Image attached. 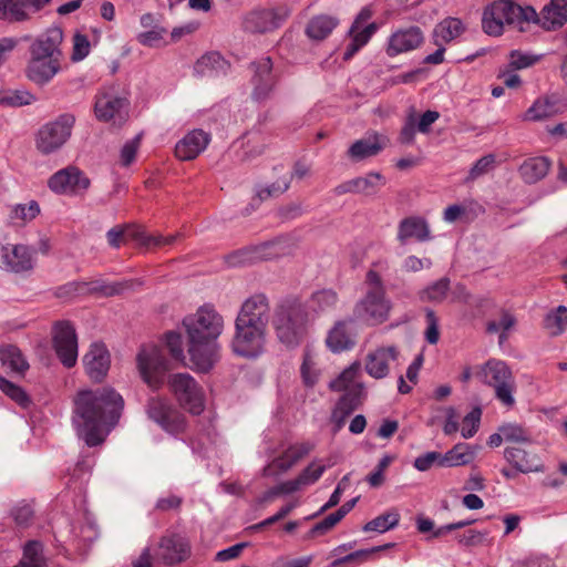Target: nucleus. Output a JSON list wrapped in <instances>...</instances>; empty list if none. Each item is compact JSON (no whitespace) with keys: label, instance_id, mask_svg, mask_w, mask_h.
<instances>
[{"label":"nucleus","instance_id":"obj_16","mask_svg":"<svg viewBox=\"0 0 567 567\" xmlns=\"http://www.w3.org/2000/svg\"><path fill=\"white\" fill-rule=\"evenodd\" d=\"M94 113L102 122H122L127 115V101L109 92L96 96Z\"/></svg>","mask_w":567,"mask_h":567},{"label":"nucleus","instance_id":"obj_4","mask_svg":"<svg viewBox=\"0 0 567 567\" xmlns=\"http://www.w3.org/2000/svg\"><path fill=\"white\" fill-rule=\"evenodd\" d=\"M75 116L63 113L43 124L35 133L34 145L42 155H51L60 151L71 138Z\"/></svg>","mask_w":567,"mask_h":567},{"label":"nucleus","instance_id":"obj_7","mask_svg":"<svg viewBox=\"0 0 567 567\" xmlns=\"http://www.w3.org/2000/svg\"><path fill=\"white\" fill-rule=\"evenodd\" d=\"M137 369L143 381L152 389H158L163 382L167 363L161 349L154 344L144 346L136 358Z\"/></svg>","mask_w":567,"mask_h":567},{"label":"nucleus","instance_id":"obj_18","mask_svg":"<svg viewBox=\"0 0 567 567\" xmlns=\"http://www.w3.org/2000/svg\"><path fill=\"white\" fill-rule=\"evenodd\" d=\"M62 30L58 27L49 28L31 43L30 55L62 60Z\"/></svg>","mask_w":567,"mask_h":567},{"label":"nucleus","instance_id":"obj_40","mask_svg":"<svg viewBox=\"0 0 567 567\" xmlns=\"http://www.w3.org/2000/svg\"><path fill=\"white\" fill-rule=\"evenodd\" d=\"M269 313L270 308L266 296L254 295L244 301L238 319H262Z\"/></svg>","mask_w":567,"mask_h":567},{"label":"nucleus","instance_id":"obj_55","mask_svg":"<svg viewBox=\"0 0 567 567\" xmlns=\"http://www.w3.org/2000/svg\"><path fill=\"white\" fill-rule=\"evenodd\" d=\"M72 54L71 60L73 62H80L84 60L91 51V43L85 34L76 32L72 39Z\"/></svg>","mask_w":567,"mask_h":567},{"label":"nucleus","instance_id":"obj_22","mask_svg":"<svg viewBox=\"0 0 567 567\" xmlns=\"http://www.w3.org/2000/svg\"><path fill=\"white\" fill-rule=\"evenodd\" d=\"M398 354L394 347H382L370 352L364 362L365 372L374 379L386 377L390 363L398 359Z\"/></svg>","mask_w":567,"mask_h":567},{"label":"nucleus","instance_id":"obj_21","mask_svg":"<svg viewBox=\"0 0 567 567\" xmlns=\"http://www.w3.org/2000/svg\"><path fill=\"white\" fill-rule=\"evenodd\" d=\"M210 135L196 128L188 132L175 146V155L181 161H192L206 150Z\"/></svg>","mask_w":567,"mask_h":567},{"label":"nucleus","instance_id":"obj_20","mask_svg":"<svg viewBox=\"0 0 567 567\" xmlns=\"http://www.w3.org/2000/svg\"><path fill=\"white\" fill-rule=\"evenodd\" d=\"M61 71V60L32 56L27 64V78L39 86L49 84Z\"/></svg>","mask_w":567,"mask_h":567},{"label":"nucleus","instance_id":"obj_61","mask_svg":"<svg viewBox=\"0 0 567 567\" xmlns=\"http://www.w3.org/2000/svg\"><path fill=\"white\" fill-rule=\"evenodd\" d=\"M166 346L172 357L177 361H184V339L179 333L169 332L166 334Z\"/></svg>","mask_w":567,"mask_h":567},{"label":"nucleus","instance_id":"obj_46","mask_svg":"<svg viewBox=\"0 0 567 567\" xmlns=\"http://www.w3.org/2000/svg\"><path fill=\"white\" fill-rule=\"evenodd\" d=\"M0 20L24 22L29 20L22 0H0Z\"/></svg>","mask_w":567,"mask_h":567},{"label":"nucleus","instance_id":"obj_35","mask_svg":"<svg viewBox=\"0 0 567 567\" xmlns=\"http://www.w3.org/2000/svg\"><path fill=\"white\" fill-rule=\"evenodd\" d=\"M354 344L355 333L343 321H339L327 337V346L333 352L350 350Z\"/></svg>","mask_w":567,"mask_h":567},{"label":"nucleus","instance_id":"obj_41","mask_svg":"<svg viewBox=\"0 0 567 567\" xmlns=\"http://www.w3.org/2000/svg\"><path fill=\"white\" fill-rule=\"evenodd\" d=\"M268 248L269 246L234 251L225 257V262L229 267H240L260 259L270 258L272 254L266 251Z\"/></svg>","mask_w":567,"mask_h":567},{"label":"nucleus","instance_id":"obj_12","mask_svg":"<svg viewBox=\"0 0 567 567\" xmlns=\"http://www.w3.org/2000/svg\"><path fill=\"white\" fill-rule=\"evenodd\" d=\"M34 267V251L22 244H0V269L23 274Z\"/></svg>","mask_w":567,"mask_h":567},{"label":"nucleus","instance_id":"obj_6","mask_svg":"<svg viewBox=\"0 0 567 567\" xmlns=\"http://www.w3.org/2000/svg\"><path fill=\"white\" fill-rule=\"evenodd\" d=\"M142 281L125 279L118 281H107L105 279H94L91 281H72L59 289L60 296L74 297L95 295L99 297H113L122 295L128 290H134L141 286Z\"/></svg>","mask_w":567,"mask_h":567},{"label":"nucleus","instance_id":"obj_50","mask_svg":"<svg viewBox=\"0 0 567 567\" xmlns=\"http://www.w3.org/2000/svg\"><path fill=\"white\" fill-rule=\"evenodd\" d=\"M361 404L362 402L341 398L331 414V422L334 424L333 431H339L343 426L346 419Z\"/></svg>","mask_w":567,"mask_h":567},{"label":"nucleus","instance_id":"obj_60","mask_svg":"<svg viewBox=\"0 0 567 567\" xmlns=\"http://www.w3.org/2000/svg\"><path fill=\"white\" fill-rule=\"evenodd\" d=\"M434 465L442 467L441 453L435 451L417 456L413 463V466L420 472L429 471Z\"/></svg>","mask_w":567,"mask_h":567},{"label":"nucleus","instance_id":"obj_30","mask_svg":"<svg viewBox=\"0 0 567 567\" xmlns=\"http://www.w3.org/2000/svg\"><path fill=\"white\" fill-rule=\"evenodd\" d=\"M254 76V97L257 101L265 100L272 91L275 79L271 74V61L269 58H264L255 64Z\"/></svg>","mask_w":567,"mask_h":567},{"label":"nucleus","instance_id":"obj_29","mask_svg":"<svg viewBox=\"0 0 567 567\" xmlns=\"http://www.w3.org/2000/svg\"><path fill=\"white\" fill-rule=\"evenodd\" d=\"M188 554V546L178 536L165 537L155 551L157 559L165 564H175L182 561Z\"/></svg>","mask_w":567,"mask_h":567},{"label":"nucleus","instance_id":"obj_10","mask_svg":"<svg viewBox=\"0 0 567 567\" xmlns=\"http://www.w3.org/2000/svg\"><path fill=\"white\" fill-rule=\"evenodd\" d=\"M264 344L262 321H237L233 349L244 357L257 355Z\"/></svg>","mask_w":567,"mask_h":567},{"label":"nucleus","instance_id":"obj_25","mask_svg":"<svg viewBox=\"0 0 567 567\" xmlns=\"http://www.w3.org/2000/svg\"><path fill=\"white\" fill-rule=\"evenodd\" d=\"M389 143L386 136L378 133L355 141L348 151V155L353 161H363L368 157L378 155Z\"/></svg>","mask_w":567,"mask_h":567},{"label":"nucleus","instance_id":"obj_57","mask_svg":"<svg viewBox=\"0 0 567 567\" xmlns=\"http://www.w3.org/2000/svg\"><path fill=\"white\" fill-rule=\"evenodd\" d=\"M539 60V55H534L519 50H513L509 53L508 66L513 70H522L534 65Z\"/></svg>","mask_w":567,"mask_h":567},{"label":"nucleus","instance_id":"obj_24","mask_svg":"<svg viewBox=\"0 0 567 567\" xmlns=\"http://www.w3.org/2000/svg\"><path fill=\"white\" fill-rule=\"evenodd\" d=\"M567 109V102L558 96H542L537 99L526 111L524 120L542 121L563 113Z\"/></svg>","mask_w":567,"mask_h":567},{"label":"nucleus","instance_id":"obj_56","mask_svg":"<svg viewBox=\"0 0 567 567\" xmlns=\"http://www.w3.org/2000/svg\"><path fill=\"white\" fill-rule=\"evenodd\" d=\"M35 101V95H33L30 91L24 89L16 90L6 96H2L3 105L13 107L30 105Z\"/></svg>","mask_w":567,"mask_h":567},{"label":"nucleus","instance_id":"obj_47","mask_svg":"<svg viewBox=\"0 0 567 567\" xmlns=\"http://www.w3.org/2000/svg\"><path fill=\"white\" fill-rule=\"evenodd\" d=\"M276 316L279 319H298L301 317H310L307 306L302 305L298 299L289 298L279 302L276 309Z\"/></svg>","mask_w":567,"mask_h":567},{"label":"nucleus","instance_id":"obj_26","mask_svg":"<svg viewBox=\"0 0 567 567\" xmlns=\"http://www.w3.org/2000/svg\"><path fill=\"white\" fill-rule=\"evenodd\" d=\"M390 308V301L385 298L384 291H368L357 305L355 312L360 317L382 319L389 316Z\"/></svg>","mask_w":567,"mask_h":567},{"label":"nucleus","instance_id":"obj_2","mask_svg":"<svg viewBox=\"0 0 567 567\" xmlns=\"http://www.w3.org/2000/svg\"><path fill=\"white\" fill-rule=\"evenodd\" d=\"M220 321H190L187 326V352L189 365L198 371H208L218 359L215 342L221 331Z\"/></svg>","mask_w":567,"mask_h":567},{"label":"nucleus","instance_id":"obj_43","mask_svg":"<svg viewBox=\"0 0 567 567\" xmlns=\"http://www.w3.org/2000/svg\"><path fill=\"white\" fill-rule=\"evenodd\" d=\"M505 458L520 472L538 471L540 463L536 456L518 447H508L505 450Z\"/></svg>","mask_w":567,"mask_h":567},{"label":"nucleus","instance_id":"obj_36","mask_svg":"<svg viewBox=\"0 0 567 567\" xmlns=\"http://www.w3.org/2000/svg\"><path fill=\"white\" fill-rule=\"evenodd\" d=\"M475 458V450L467 443H457L444 454L441 453L442 467H458L471 464Z\"/></svg>","mask_w":567,"mask_h":567},{"label":"nucleus","instance_id":"obj_37","mask_svg":"<svg viewBox=\"0 0 567 567\" xmlns=\"http://www.w3.org/2000/svg\"><path fill=\"white\" fill-rule=\"evenodd\" d=\"M41 209L37 200L17 203L8 206V217L11 224L24 226L39 216Z\"/></svg>","mask_w":567,"mask_h":567},{"label":"nucleus","instance_id":"obj_44","mask_svg":"<svg viewBox=\"0 0 567 567\" xmlns=\"http://www.w3.org/2000/svg\"><path fill=\"white\" fill-rule=\"evenodd\" d=\"M306 451L302 446H291L289 447L282 456L274 460L266 468V475H277L281 472L287 471L291 467L303 454Z\"/></svg>","mask_w":567,"mask_h":567},{"label":"nucleus","instance_id":"obj_3","mask_svg":"<svg viewBox=\"0 0 567 567\" xmlns=\"http://www.w3.org/2000/svg\"><path fill=\"white\" fill-rule=\"evenodd\" d=\"M537 20L533 7H522L511 0H497L488 4L482 17V27L485 33L498 37L504 32L505 25H514L524 30V25Z\"/></svg>","mask_w":567,"mask_h":567},{"label":"nucleus","instance_id":"obj_1","mask_svg":"<svg viewBox=\"0 0 567 567\" xmlns=\"http://www.w3.org/2000/svg\"><path fill=\"white\" fill-rule=\"evenodd\" d=\"M122 409L123 399L112 389L82 390L74 399L73 423L85 443L95 446L104 441Z\"/></svg>","mask_w":567,"mask_h":567},{"label":"nucleus","instance_id":"obj_58","mask_svg":"<svg viewBox=\"0 0 567 567\" xmlns=\"http://www.w3.org/2000/svg\"><path fill=\"white\" fill-rule=\"evenodd\" d=\"M141 140L142 134H137L123 145L120 154V161L123 166H128L135 161L137 151L141 145Z\"/></svg>","mask_w":567,"mask_h":567},{"label":"nucleus","instance_id":"obj_11","mask_svg":"<svg viewBox=\"0 0 567 567\" xmlns=\"http://www.w3.org/2000/svg\"><path fill=\"white\" fill-rule=\"evenodd\" d=\"M424 32L417 25L394 29L388 37L385 54L395 58L420 49L424 43Z\"/></svg>","mask_w":567,"mask_h":567},{"label":"nucleus","instance_id":"obj_32","mask_svg":"<svg viewBox=\"0 0 567 567\" xmlns=\"http://www.w3.org/2000/svg\"><path fill=\"white\" fill-rule=\"evenodd\" d=\"M230 64L218 52H209L197 60L194 66L196 74L200 76L226 75Z\"/></svg>","mask_w":567,"mask_h":567},{"label":"nucleus","instance_id":"obj_14","mask_svg":"<svg viewBox=\"0 0 567 567\" xmlns=\"http://www.w3.org/2000/svg\"><path fill=\"white\" fill-rule=\"evenodd\" d=\"M288 11L279 8L256 9L244 19V28L249 32H268L280 25L287 18Z\"/></svg>","mask_w":567,"mask_h":567},{"label":"nucleus","instance_id":"obj_54","mask_svg":"<svg viewBox=\"0 0 567 567\" xmlns=\"http://www.w3.org/2000/svg\"><path fill=\"white\" fill-rule=\"evenodd\" d=\"M450 288V281L446 278H442L429 287H426L421 295V298L423 300L429 301H441L443 300L449 291Z\"/></svg>","mask_w":567,"mask_h":567},{"label":"nucleus","instance_id":"obj_17","mask_svg":"<svg viewBox=\"0 0 567 567\" xmlns=\"http://www.w3.org/2000/svg\"><path fill=\"white\" fill-rule=\"evenodd\" d=\"M48 184L54 193L75 194L85 190L90 182L76 167L70 166L53 174Z\"/></svg>","mask_w":567,"mask_h":567},{"label":"nucleus","instance_id":"obj_13","mask_svg":"<svg viewBox=\"0 0 567 567\" xmlns=\"http://www.w3.org/2000/svg\"><path fill=\"white\" fill-rule=\"evenodd\" d=\"M360 363L354 362L347 368L342 373L331 381L330 389L338 392H343L342 398H349L351 401L363 402L365 399V390L363 383L360 381Z\"/></svg>","mask_w":567,"mask_h":567},{"label":"nucleus","instance_id":"obj_59","mask_svg":"<svg viewBox=\"0 0 567 567\" xmlns=\"http://www.w3.org/2000/svg\"><path fill=\"white\" fill-rule=\"evenodd\" d=\"M495 164V156L492 154H488L486 156L481 157L478 161L475 162V164L472 166V168L468 172V181H475L478 177L487 174L489 171L494 168Z\"/></svg>","mask_w":567,"mask_h":567},{"label":"nucleus","instance_id":"obj_48","mask_svg":"<svg viewBox=\"0 0 567 567\" xmlns=\"http://www.w3.org/2000/svg\"><path fill=\"white\" fill-rule=\"evenodd\" d=\"M400 520V514L398 509L391 508L385 513L379 515L374 519L368 522L363 530L364 532H377V533H385L389 529L394 528Z\"/></svg>","mask_w":567,"mask_h":567},{"label":"nucleus","instance_id":"obj_63","mask_svg":"<svg viewBox=\"0 0 567 567\" xmlns=\"http://www.w3.org/2000/svg\"><path fill=\"white\" fill-rule=\"evenodd\" d=\"M375 31H377L375 23H369L365 27H361L355 30H353V25H352L350 29V34H351L352 40L357 44H359V47L363 48L369 42V40L371 39V37L374 34Z\"/></svg>","mask_w":567,"mask_h":567},{"label":"nucleus","instance_id":"obj_9","mask_svg":"<svg viewBox=\"0 0 567 567\" xmlns=\"http://www.w3.org/2000/svg\"><path fill=\"white\" fill-rule=\"evenodd\" d=\"M168 385L183 408L193 414H199L203 411V393L189 374H173L168 379Z\"/></svg>","mask_w":567,"mask_h":567},{"label":"nucleus","instance_id":"obj_45","mask_svg":"<svg viewBox=\"0 0 567 567\" xmlns=\"http://www.w3.org/2000/svg\"><path fill=\"white\" fill-rule=\"evenodd\" d=\"M336 303V292L330 289H326L315 292L306 306L311 316H315L323 313L326 310L334 307Z\"/></svg>","mask_w":567,"mask_h":567},{"label":"nucleus","instance_id":"obj_38","mask_svg":"<svg viewBox=\"0 0 567 567\" xmlns=\"http://www.w3.org/2000/svg\"><path fill=\"white\" fill-rule=\"evenodd\" d=\"M550 168V161L547 157H533L526 159L519 167L523 179L534 184L544 178Z\"/></svg>","mask_w":567,"mask_h":567},{"label":"nucleus","instance_id":"obj_31","mask_svg":"<svg viewBox=\"0 0 567 567\" xmlns=\"http://www.w3.org/2000/svg\"><path fill=\"white\" fill-rule=\"evenodd\" d=\"M567 21V0H550L545 6L540 18L537 16L535 22H539L546 30H555L563 27Z\"/></svg>","mask_w":567,"mask_h":567},{"label":"nucleus","instance_id":"obj_62","mask_svg":"<svg viewBox=\"0 0 567 567\" xmlns=\"http://www.w3.org/2000/svg\"><path fill=\"white\" fill-rule=\"evenodd\" d=\"M443 413V432L446 435L454 434L460 429L458 414L452 406L442 409Z\"/></svg>","mask_w":567,"mask_h":567},{"label":"nucleus","instance_id":"obj_15","mask_svg":"<svg viewBox=\"0 0 567 567\" xmlns=\"http://www.w3.org/2000/svg\"><path fill=\"white\" fill-rule=\"evenodd\" d=\"M148 414L171 434L178 435L185 430V417L162 399H153L150 402Z\"/></svg>","mask_w":567,"mask_h":567},{"label":"nucleus","instance_id":"obj_42","mask_svg":"<svg viewBox=\"0 0 567 567\" xmlns=\"http://www.w3.org/2000/svg\"><path fill=\"white\" fill-rule=\"evenodd\" d=\"M337 25L338 20L334 17L320 14L308 22L306 33L310 39L320 41L326 39Z\"/></svg>","mask_w":567,"mask_h":567},{"label":"nucleus","instance_id":"obj_33","mask_svg":"<svg viewBox=\"0 0 567 567\" xmlns=\"http://www.w3.org/2000/svg\"><path fill=\"white\" fill-rule=\"evenodd\" d=\"M465 31V24L457 18H445L439 22L432 31V42L444 45L460 38Z\"/></svg>","mask_w":567,"mask_h":567},{"label":"nucleus","instance_id":"obj_34","mask_svg":"<svg viewBox=\"0 0 567 567\" xmlns=\"http://www.w3.org/2000/svg\"><path fill=\"white\" fill-rule=\"evenodd\" d=\"M0 362L3 369L9 373L23 377L29 369V363L21 350L12 344H6L0 348Z\"/></svg>","mask_w":567,"mask_h":567},{"label":"nucleus","instance_id":"obj_53","mask_svg":"<svg viewBox=\"0 0 567 567\" xmlns=\"http://www.w3.org/2000/svg\"><path fill=\"white\" fill-rule=\"evenodd\" d=\"M482 410L480 408H473L462 420V424L458 430L464 439L474 436L477 432L481 423Z\"/></svg>","mask_w":567,"mask_h":567},{"label":"nucleus","instance_id":"obj_52","mask_svg":"<svg viewBox=\"0 0 567 567\" xmlns=\"http://www.w3.org/2000/svg\"><path fill=\"white\" fill-rule=\"evenodd\" d=\"M0 390L10 398L13 402L22 408H27L30 403V398L25 393V391L14 384L13 382L7 380L6 378L0 375Z\"/></svg>","mask_w":567,"mask_h":567},{"label":"nucleus","instance_id":"obj_28","mask_svg":"<svg viewBox=\"0 0 567 567\" xmlns=\"http://www.w3.org/2000/svg\"><path fill=\"white\" fill-rule=\"evenodd\" d=\"M427 241L431 239V231L425 219L421 217H408L400 221L398 228V240L406 244L408 240Z\"/></svg>","mask_w":567,"mask_h":567},{"label":"nucleus","instance_id":"obj_19","mask_svg":"<svg viewBox=\"0 0 567 567\" xmlns=\"http://www.w3.org/2000/svg\"><path fill=\"white\" fill-rule=\"evenodd\" d=\"M384 184L385 179L380 173L371 172L364 176H359L341 183L334 187L333 193L338 196L348 193L372 196L375 195Z\"/></svg>","mask_w":567,"mask_h":567},{"label":"nucleus","instance_id":"obj_23","mask_svg":"<svg viewBox=\"0 0 567 567\" xmlns=\"http://www.w3.org/2000/svg\"><path fill=\"white\" fill-rule=\"evenodd\" d=\"M84 365L91 379L101 380L110 369V353L103 343L94 342L84 355Z\"/></svg>","mask_w":567,"mask_h":567},{"label":"nucleus","instance_id":"obj_49","mask_svg":"<svg viewBox=\"0 0 567 567\" xmlns=\"http://www.w3.org/2000/svg\"><path fill=\"white\" fill-rule=\"evenodd\" d=\"M276 330L280 340L288 346L299 343L303 336V327L300 321H279Z\"/></svg>","mask_w":567,"mask_h":567},{"label":"nucleus","instance_id":"obj_64","mask_svg":"<svg viewBox=\"0 0 567 567\" xmlns=\"http://www.w3.org/2000/svg\"><path fill=\"white\" fill-rule=\"evenodd\" d=\"M417 131L416 115L411 113L401 130L400 141L404 144H411L414 141L415 133Z\"/></svg>","mask_w":567,"mask_h":567},{"label":"nucleus","instance_id":"obj_5","mask_svg":"<svg viewBox=\"0 0 567 567\" xmlns=\"http://www.w3.org/2000/svg\"><path fill=\"white\" fill-rule=\"evenodd\" d=\"M475 374L477 378L495 389L496 398L505 405L514 404L513 393L515 381L508 365L501 360H489L485 364L477 365Z\"/></svg>","mask_w":567,"mask_h":567},{"label":"nucleus","instance_id":"obj_8","mask_svg":"<svg viewBox=\"0 0 567 567\" xmlns=\"http://www.w3.org/2000/svg\"><path fill=\"white\" fill-rule=\"evenodd\" d=\"M52 348L60 362L68 369L78 361V336L69 321H58L52 329Z\"/></svg>","mask_w":567,"mask_h":567},{"label":"nucleus","instance_id":"obj_51","mask_svg":"<svg viewBox=\"0 0 567 567\" xmlns=\"http://www.w3.org/2000/svg\"><path fill=\"white\" fill-rule=\"evenodd\" d=\"M16 567H43L41 544L29 542L24 546L21 561Z\"/></svg>","mask_w":567,"mask_h":567},{"label":"nucleus","instance_id":"obj_27","mask_svg":"<svg viewBox=\"0 0 567 567\" xmlns=\"http://www.w3.org/2000/svg\"><path fill=\"white\" fill-rule=\"evenodd\" d=\"M333 462L329 458L327 462L318 460L312 462L300 475L293 481L286 482L278 487V493H292L317 482L324 470L331 466Z\"/></svg>","mask_w":567,"mask_h":567},{"label":"nucleus","instance_id":"obj_39","mask_svg":"<svg viewBox=\"0 0 567 567\" xmlns=\"http://www.w3.org/2000/svg\"><path fill=\"white\" fill-rule=\"evenodd\" d=\"M106 237L109 245L113 248H118L130 240L141 245V239L145 238V230L135 226H115L107 231Z\"/></svg>","mask_w":567,"mask_h":567}]
</instances>
